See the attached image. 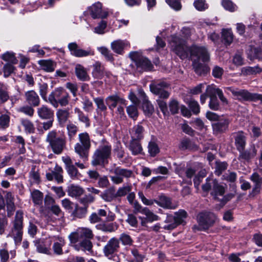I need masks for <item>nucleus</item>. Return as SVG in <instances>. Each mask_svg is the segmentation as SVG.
Instances as JSON below:
<instances>
[{"mask_svg":"<svg viewBox=\"0 0 262 262\" xmlns=\"http://www.w3.org/2000/svg\"><path fill=\"white\" fill-rule=\"evenodd\" d=\"M169 43L171 50L182 59L187 58L190 54L191 56L196 57L194 60L206 62L210 60V54L204 47L193 46L188 48L183 39L174 35L169 39Z\"/></svg>","mask_w":262,"mask_h":262,"instance_id":"1","label":"nucleus"},{"mask_svg":"<svg viewBox=\"0 0 262 262\" xmlns=\"http://www.w3.org/2000/svg\"><path fill=\"white\" fill-rule=\"evenodd\" d=\"M206 181V183L202 186L203 190L205 191H208L212 188L211 194L215 199H217V196L222 197L221 199L222 205H224L228 201L233 197L234 194L232 193L223 196L225 193V187L219 184L215 179L207 178Z\"/></svg>","mask_w":262,"mask_h":262,"instance_id":"2","label":"nucleus"},{"mask_svg":"<svg viewBox=\"0 0 262 262\" xmlns=\"http://www.w3.org/2000/svg\"><path fill=\"white\" fill-rule=\"evenodd\" d=\"M46 142L49 143L54 154L60 155L66 147V137L64 135H58L55 130L50 131L46 137Z\"/></svg>","mask_w":262,"mask_h":262,"instance_id":"3","label":"nucleus"},{"mask_svg":"<svg viewBox=\"0 0 262 262\" xmlns=\"http://www.w3.org/2000/svg\"><path fill=\"white\" fill-rule=\"evenodd\" d=\"M78 139L79 142L76 143L74 146L75 151L83 162H85L88 159L91 145L89 135L86 132L80 133L78 135Z\"/></svg>","mask_w":262,"mask_h":262,"instance_id":"4","label":"nucleus"},{"mask_svg":"<svg viewBox=\"0 0 262 262\" xmlns=\"http://www.w3.org/2000/svg\"><path fill=\"white\" fill-rule=\"evenodd\" d=\"M70 96L62 88H59L54 90L48 97L49 102L55 108L60 105L66 106L69 102Z\"/></svg>","mask_w":262,"mask_h":262,"instance_id":"5","label":"nucleus"},{"mask_svg":"<svg viewBox=\"0 0 262 262\" xmlns=\"http://www.w3.org/2000/svg\"><path fill=\"white\" fill-rule=\"evenodd\" d=\"M23 213L21 211H17L16 212L15 220L13 222V226L11 231L8 236L12 237L15 245H18L22 240L23 236Z\"/></svg>","mask_w":262,"mask_h":262,"instance_id":"6","label":"nucleus"},{"mask_svg":"<svg viewBox=\"0 0 262 262\" xmlns=\"http://www.w3.org/2000/svg\"><path fill=\"white\" fill-rule=\"evenodd\" d=\"M111 146L105 145L97 149L93 156L92 164L93 166L104 165L108 163L107 159L110 157Z\"/></svg>","mask_w":262,"mask_h":262,"instance_id":"7","label":"nucleus"},{"mask_svg":"<svg viewBox=\"0 0 262 262\" xmlns=\"http://www.w3.org/2000/svg\"><path fill=\"white\" fill-rule=\"evenodd\" d=\"M217 216L211 212L204 211L197 215V221L200 230H207L217 221Z\"/></svg>","mask_w":262,"mask_h":262,"instance_id":"8","label":"nucleus"},{"mask_svg":"<svg viewBox=\"0 0 262 262\" xmlns=\"http://www.w3.org/2000/svg\"><path fill=\"white\" fill-rule=\"evenodd\" d=\"M129 57L134 61L137 68L139 71H150L152 68L151 62L146 57H141L137 52H131L129 54Z\"/></svg>","mask_w":262,"mask_h":262,"instance_id":"9","label":"nucleus"},{"mask_svg":"<svg viewBox=\"0 0 262 262\" xmlns=\"http://www.w3.org/2000/svg\"><path fill=\"white\" fill-rule=\"evenodd\" d=\"M168 86L169 84L164 81H154L149 85L150 91L163 99H167L169 96V93L165 90Z\"/></svg>","mask_w":262,"mask_h":262,"instance_id":"10","label":"nucleus"},{"mask_svg":"<svg viewBox=\"0 0 262 262\" xmlns=\"http://www.w3.org/2000/svg\"><path fill=\"white\" fill-rule=\"evenodd\" d=\"M110 171L115 174V176H110V178L111 181L116 184L122 183L123 182V178L127 179L133 174L132 170L122 168L120 167H117L110 170Z\"/></svg>","mask_w":262,"mask_h":262,"instance_id":"11","label":"nucleus"},{"mask_svg":"<svg viewBox=\"0 0 262 262\" xmlns=\"http://www.w3.org/2000/svg\"><path fill=\"white\" fill-rule=\"evenodd\" d=\"M68 48L71 55L81 58L89 56H93L95 54L94 50L91 48H88L86 50H83L78 46L76 42L69 43L68 45Z\"/></svg>","mask_w":262,"mask_h":262,"instance_id":"12","label":"nucleus"},{"mask_svg":"<svg viewBox=\"0 0 262 262\" xmlns=\"http://www.w3.org/2000/svg\"><path fill=\"white\" fill-rule=\"evenodd\" d=\"M138 94L139 98L142 101V110L145 115L148 116L151 115L154 111V108L145 93L142 89H139Z\"/></svg>","mask_w":262,"mask_h":262,"instance_id":"13","label":"nucleus"},{"mask_svg":"<svg viewBox=\"0 0 262 262\" xmlns=\"http://www.w3.org/2000/svg\"><path fill=\"white\" fill-rule=\"evenodd\" d=\"M245 136L243 132H239L235 138V145L240 155L239 159L245 164L246 161V152L245 151Z\"/></svg>","mask_w":262,"mask_h":262,"instance_id":"14","label":"nucleus"},{"mask_svg":"<svg viewBox=\"0 0 262 262\" xmlns=\"http://www.w3.org/2000/svg\"><path fill=\"white\" fill-rule=\"evenodd\" d=\"M119 247V240L118 239L115 237L111 238L103 248V251L104 255L108 258H111L112 255L117 251Z\"/></svg>","mask_w":262,"mask_h":262,"instance_id":"15","label":"nucleus"},{"mask_svg":"<svg viewBox=\"0 0 262 262\" xmlns=\"http://www.w3.org/2000/svg\"><path fill=\"white\" fill-rule=\"evenodd\" d=\"M102 7V4L98 2L89 7L88 9L90 12V14L93 18H103L107 17V12L103 10Z\"/></svg>","mask_w":262,"mask_h":262,"instance_id":"16","label":"nucleus"},{"mask_svg":"<svg viewBox=\"0 0 262 262\" xmlns=\"http://www.w3.org/2000/svg\"><path fill=\"white\" fill-rule=\"evenodd\" d=\"M105 101L109 108L112 110H113L117 106V104L126 105V101L117 95L108 96L106 98Z\"/></svg>","mask_w":262,"mask_h":262,"instance_id":"17","label":"nucleus"},{"mask_svg":"<svg viewBox=\"0 0 262 262\" xmlns=\"http://www.w3.org/2000/svg\"><path fill=\"white\" fill-rule=\"evenodd\" d=\"M176 172L180 177L183 178V180H186V179H189L187 183L191 184V179L194 176L195 170L192 168H188L185 169L183 167H178L176 169Z\"/></svg>","mask_w":262,"mask_h":262,"instance_id":"18","label":"nucleus"},{"mask_svg":"<svg viewBox=\"0 0 262 262\" xmlns=\"http://www.w3.org/2000/svg\"><path fill=\"white\" fill-rule=\"evenodd\" d=\"M26 102L32 106H37L40 104V98L36 92L33 90L27 91L25 93Z\"/></svg>","mask_w":262,"mask_h":262,"instance_id":"19","label":"nucleus"},{"mask_svg":"<svg viewBox=\"0 0 262 262\" xmlns=\"http://www.w3.org/2000/svg\"><path fill=\"white\" fill-rule=\"evenodd\" d=\"M251 180L254 183V187L252 192L249 193V197L253 198L260 192L262 184V177H260L256 172H254L251 176Z\"/></svg>","mask_w":262,"mask_h":262,"instance_id":"20","label":"nucleus"},{"mask_svg":"<svg viewBox=\"0 0 262 262\" xmlns=\"http://www.w3.org/2000/svg\"><path fill=\"white\" fill-rule=\"evenodd\" d=\"M155 203L164 209H174L176 207L172 204L171 199L164 195L159 196L158 199L155 200Z\"/></svg>","mask_w":262,"mask_h":262,"instance_id":"21","label":"nucleus"},{"mask_svg":"<svg viewBox=\"0 0 262 262\" xmlns=\"http://www.w3.org/2000/svg\"><path fill=\"white\" fill-rule=\"evenodd\" d=\"M228 120L225 118H220L216 122L212 124L213 132L217 134L225 132L228 128Z\"/></svg>","mask_w":262,"mask_h":262,"instance_id":"22","label":"nucleus"},{"mask_svg":"<svg viewBox=\"0 0 262 262\" xmlns=\"http://www.w3.org/2000/svg\"><path fill=\"white\" fill-rule=\"evenodd\" d=\"M38 117L42 119L54 118V112L45 105H42L37 109Z\"/></svg>","mask_w":262,"mask_h":262,"instance_id":"23","label":"nucleus"},{"mask_svg":"<svg viewBox=\"0 0 262 262\" xmlns=\"http://www.w3.org/2000/svg\"><path fill=\"white\" fill-rule=\"evenodd\" d=\"M144 128L141 123L135 125L130 131L132 139L140 140L144 137Z\"/></svg>","mask_w":262,"mask_h":262,"instance_id":"24","label":"nucleus"},{"mask_svg":"<svg viewBox=\"0 0 262 262\" xmlns=\"http://www.w3.org/2000/svg\"><path fill=\"white\" fill-rule=\"evenodd\" d=\"M128 45L129 42L126 40L119 39L113 41L111 43V49L114 52L119 54H122L124 48Z\"/></svg>","mask_w":262,"mask_h":262,"instance_id":"25","label":"nucleus"},{"mask_svg":"<svg viewBox=\"0 0 262 262\" xmlns=\"http://www.w3.org/2000/svg\"><path fill=\"white\" fill-rule=\"evenodd\" d=\"M84 192L82 187L79 185L71 184L67 188L68 194L73 198H77L81 196Z\"/></svg>","mask_w":262,"mask_h":262,"instance_id":"26","label":"nucleus"},{"mask_svg":"<svg viewBox=\"0 0 262 262\" xmlns=\"http://www.w3.org/2000/svg\"><path fill=\"white\" fill-rule=\"evenodd\" d=\"M92 75L95 78L101 79L105 73V69L103 65L99 62H96L93 65Z\"/></svg>","mask_w":262,"mask_h":262,"instance_id":"27","label":"nucleus"},{"mask_svg":"<svg viewBox=\"0 0 262 262\" xmlns=\"http://www.w3.org/2000/svg\"><path fill=\"white\" fill-rule=\"evenodd\" d=\"M75 73L78 79L81 81H88L90 79L86 69L81 64L76 66Z\"/></svg>","mask_w":262,"mask_h":262,"instance_id":"28","label":"nucleus"},{"mask_svg":"<svg viewBox=\"0 0 262 262\" xmlns=\"http://www.w3.org/2000/svg\"><path fill=\"white\" fill-rule=\"evenodd\" d=\"M38 64L42 70L47 72H51L55 70V64L51 60H40Z\"/></svg>","mask_w":262,"mask_h":262,"instance_id":"29","label":"nucleus"},{"mask_svg":"<svg viewBox=\"0 0 262 262\" xmlns=\"http://www.w3.org/2000/svg\"><path fill=\"white\" fill-rule=\"evenodd\" d=\"M193 67L196 74L199 75H203L207 73L208 67L198 60H193Z\"/></svg>","mask_w":262,"mask_h":262,"instance_id":"30","label":"nucleus"},{"mask_svg":"<svg viewBox=\"0 0 262 262\" xmlns=\"http://www.w3.org/2000/svg\"><path fill=\"white\" fill-rule=\"evenodd\" d=\"M223 41L226 45L231 43L233 39V35L231 29H223L222 31Z\"/></svg>","mask_w":262,"mask_h":262,"instance_id":"31","label":"nucleus"},{"mask_svg":"<svg viewBox=\"0 0 262 262\" xmlns=\"http://www.w3.org/2000/svg\"><path fill=\"white\" fill-rule=\"evenodd\" d=\"M65 244L64 239L62 237H58V241L54 242L52 246L54 253L57 255L62 254V247Z\"/></svg>","mask_w":262,"mask_h":262,"instance_id":"32","label":"nucleus"},{"mask_svg":"<svg viewBox=\"0 0 262 262\" xmlns=\"http://www.w3.org/2000/svg\"><path fill=\"white\" fill-rule=\"evenodd\" d=\"M140 213L145 215L146 216V220L147 222L150 223L158 221L160 219L157 215L154 214L147 207H144L140 211Z\"/></svg>","mask_w":262,"mask_h":262,"instance_id":"33","label":"nucleus"},{"mask_svg":"<svg viewBox=\"0 0 262 262\" xmlns=\"http://www.w3.org/2000/svg\"><path fill=\"white\" fill-rule=\"evenodd\" d=\"M129 148L134 155L140 154L142 151V146L138 140L132 139Z\"/></svg>","mask_w":262,"mask_h":262,"instance_id":"34","label":"nucleus"},{"mask_svg":"<svg viewBox=\"0 0 262 262\" xmlns=\"http://www.w3.org/2000/svg\"><path fill=\"white\" fill-rule=\"evenodd\" d=\"M31 194L33 202L35 205H40L42 204L43 195L41 191L35 189L31 192Z\"/></svg>","mask_w":262,"mask_h":262,"instance_id":"35","label":"nucleus"},{"mask_svg":"<svg viewBox=\"0 0 262 262\" xmlns=\"http://www.w3.org/2000/svg\"><path fill=\"white\" fill-rule=\"evenodd\" d=\"M114 187L106 190L103 194L101 195V198L106 202H111L114 199L116 198L115 191Z\"/></svg>","mask_w":262,"mask_h":262,"instance_id":"36","label":"nucleus"},{"mask_svg":"<svg viewBox=\"0 0 262 262\" xmlns=\"http://www.w3.org/2000/svg\"><path fill=\"white\" fill-rule=\"evenodd\" d=\"M96 228L104 232H112L117 229V226L115 223L102 224L96 225Z\"/></svg>","mask_w":262,"mask_h":262,"instance_id":"37","label":"nucleus"},{"mask_svg":"<svg viewBox=\"0 0 262 262\" xmlns=\"http://www.w3.org/2000/svg\"><path fill=\"white\" fill-rule=\"evenodd\" d=\"M74 113L77 115L79 121L85 123L86 126L90 125V121L88 117L85 115L80 108L75 107L74 108Z\"/></svg>","mask_w":262,"mask_h":262,"instance_id":"38","label":"nucleus"},{"mask_svg":"<svg viewBox=\"0 0 262 262\" xmlns=\"http://www.w3.org/2000/svg\"><path fill=\"white\" fill-rule=\"evenodd\" d=\"M165 223L167 224L164 226V229L166 230H172L179 225L174 218L171 215L167 216Z\"/></svg>","mask_w":262,"mask_h":262,"instance_id":"39","label":"nucleus"},{"mask_svg":"<svg viewBox=\"0 0 262 262\" xmlns=\"http://www.w3.org/2000/svg\"><path fill=\"white\" fill-rule=\"evenodd\" d=\"M69 111L67 109H59L56 112L57 117L60 122H65L69 118Z\"/></svg>","mask_w":262,"mask_h":262,"instance_id":"40","label":"nucleus"},{"mask_svg":"<svg viewBox=\"0 0 262 262\" xmlns=\"http://www.w3.org/2000/svg\"><path fill=\"white\" fill-rule=\"evenodd\" d=\"M131 254L129 262H143L144 257L136 248L131 249Z\"/></svg>","mask_w":262,"mask_h":262,"instance_id":"41","label":"nucleus"},{"mask_svg":"<svg viewBox=\"0 0 262 262\" xmlns=\"http://www.w3.org/2000/svg\"><path fill=\"white\" fill-rule=\"evenodd\" d=\"M97 50L104 56L106 60L109 61L114 60L113 54L111 51L105 47H100L97 48Z\"/></svg>","mask_w":262,"mask_h":262,"instance_id":"42","label":"nucleus"},{"mask_svg":"<svg viewBox=\"0 0 262 262\" xmlns=\"http://www.w3.org/2000/svg\"><path fill=\"white\" fill-rule=\"evenodd\" d=\"M138 105L132 104L126 107V112L129 117L135 120L138 116Z\"/></svg>","mask_w":262,"mask_h":262,"instance_id":"43","label":"nucleus"},{"mask_svg":"<svg viewBox=\"0 0 262 262\" xmlns=\"http://www.w3.org/2000/svg\"><path fill=\"white\" fill-rule=\"evenodd\" d=\"M52 172L55 179L58 183L63 182L62 173L63 171L61 167L56 165Z\"/></svg>","mask_w":262,"mask_h":262,"instance_id":"44","label":"nucleus"},{"mask_svg":"<svg viewBox=\"0 0 262 262\" xmlns=\"http://www.w3.org/2000/svg\"><path fill=\"white\" fill-rule=\"evenodd\" d=\"M87 207L88 206H84L83 207L76 206L73 212V215L79 219L84 217L87 213Z\"/></svg>","mask_w":262,"mask_h":262,"instance_id":"45","label":"nucleus"},{"mask_svg":"<svg viewBox=\"0 0 262 262\" xmlns=\"http://www.w3.org/2000/svg\"><path fill=\"white\" fill-rule=\"evenodd\" d=\"M248 58L251 60L254 58H261L262 51L261 49L251 47L248 53Z\"/></svg>","mask_w":262,"mask_h":262,"instance_id":"46","label":"nucleus"},{"mask_svg":"<svg viewBox=\"0 0 262 262\" xmlns=\"http://www.w3.org/2000/svg\"><path fill=\"white\" fill-rule=\"evenodd\" d=\"M29 178L33 183L38 184L40 182V176L38 170H36L35 166H33L29 172Z\"/></svg>","mask_w":262,"mask_h":262,"instance_id":"47","label":"nucleus"},{"mask_svg":"<svg viewBox=\"0 0 262 262\" xmlns=\"http://www.w3.org/2000/svg\"><path fill=\"white\" fill-rule=\"evenodd\" d=\"M80 238H85L87 239L92 238L93 234L92 231L86 228H81L77 229Z\"/></svg>","mask_w":262,"mask_h":262,"instance_id":"48","label":"nucleus"},{"mask_svg":"<svg viewBox=\"0 0 262 262\" xmlns=\"http://www.w3.org/2000/svg\"><path fill=\"white\" fill-rule=\"evenodd\" d=\"M187 213L184 210H180L175 213V216L173 217L176 220L177 223L182 224L184 222L185 219L187 217Z\"/></svg>","mask_w":262,"mask_h":262,"instance_id":"49","label":"nucleus"},{"mask_svg":"<svg viewBox=\"0 0 262 262\" xmlns=\"http://www.w3.org/2000/svg\"><path fill=\"white\" fill-rule=\"evenodd\" d=\"M222 5L225 9L230 12H234L237 10L236 6L230 0H222Z\"/></svg>","mask_w":262,"mask_h":262,"instance_id":"50","label":"nucleus"},{"mask_svg":"<svg viewBox=\"0 0 262 262\" xmlns=\"http://www.w3.org/2000/svg\"><path fill=\"white\" fill-rule=\"evenodd\" d=\"M227 163L225 162H216L215 163V173L219 176L227 168Z\"/></svg>","mask_w":262,"mask_h":262,"instance_id":"51","label":"nucleus"},{"mask_svg":"<svg viewBox=\"0 0 262 262\" xmlns=\"http://www.w3.org/2000/svg\"><path fill=\"white\" fill-rule=\"evenodd\" d=\"M2 58L6 61H9L12 64L17 63V59L13 52H7L2 55Z\"/></svg>","mask_w":262,"mask_h":262,"instance_id":"52","label":"nucleus"},{"mask_svg":"<svg viewBox=\"0 0 262 262\" xmlns=\"http://www.w3.org/2000/svg\"><path fill=\"white\" fill-rule=\"evenodd\" d=\"M193 5L196 10L200 11H204L208 7L205 0H196L194 2Z\"/></svg>","mask_w":262,"mask_h":262,"instance_id":"53","label":"nucleus"},{"mask_svg":"<svg viewBox=\"0 0 262 262\" xmlns=\"http://www.w3.org/2000/svg\"><path fill=\"white\" fill-rule=\"evenodd\" d=\"M21 124L24 127L26 132L32 133L34 132L35 128L33 123L29 120L23 119L21 121Z\"/></svg>","mask_w":262,"mask_h":262,"instance_id":"54","label":"nucleus"},{"mask_svg":"<svg viewBox=\"0 0 262 262\" xmlns=\"http://www.w3.org/2000/svg\"><path fill=\"white\" fill-rule=\"evenodd\" d=\"M18 112L24 113L30 117H32L34 115V110L32 106L29 105L20 107L18 109Z\"/></svg>","mask_w":262,"mask_h":262,"instance_id":"55","label":"nucleus"},{"mask_svg":"<svg viewBox=\"0 0 262 262\" xmlns=\"http://www.w3.org/2000/svg\"><path fill=\"white\" fill-rule=\"evenodd\" d=\"M188 105L194 114L197 115L200 113V107L196 101L191 99L188 103Z\"/></svg>","mask_w":262,"mask_h":262,"instance_id":"56","label":"nucleus"},{"mask_svg":"<svg viewBox=\"0 0 262 262\" xmlns=\"http://www.w3.org/2000/svg\"><path fill=\"white\" fill-rule=\"evenodd\" d=\"M10 116L8 115L4 114L0 116V128H6L9 125Z\"/></svg>","mask_w":262,"mask_h":262,"instance_id":"57","label":"nucleus"},{"mask_svg":"<svg viewBox=\"0 0 262 262\" xmlns=\"http://www.w3.org/2000/svg\"><path fill=\"white\" fill-rule=\"evenodd\" d=\"M131 190V186H124L120 187L117 191L115 192L116 198L121 197L125 195L127 193L129 192Z\"/></svg>","mask_w":262,"mask_h":262,"instance_id":"58","label":"nucleus"},{"mask_svg":"<svg viewBox=\"0 0 262 262\" xmlns=\"http://www.w3.org/2000/svg\"><path fill=\"white\" fill-rule=\"evenodd\" d=\"M169 107L171 114H177L180 108L178 101L175 99L171 100L169 103Z\"/></svg>","mask_w":262,"mask_h":262,"instance_id":"59","label":"nucleus"},{"mask_svg":"<svg viewBox=\"0 0 262 262\" xmlns=\"http://www.w3.org/2000/svg\"><path fill=\"white\" fill-rule=\"evenodd\" d=\"M15 142L16 144H19V153L24 154L26 151L25 147V142L24 139L20 136H17L15 138Z\"/></svg>","mask_w":262,"mask_h":262,"instance_id":"60","label":"nucleus"},{"mask_svg":"<svg viewBox=\"0 0 262 262\" xmlns=\"http://www.w3.org/2000/svg\"><path fill=\"white\" fill-rule=\"evenodd\" d=\"M165 2L170 7L176 11H179L182 8L181 4L178 0H165Z\"/></svg>","mask_w":262,"mask_h":262,"instance_id":"61","label":"nucleus"},{"mask_svg":"<svg viewBox=\"0 0 262 262\" xmlns=\"http://www.w3.org/2000/svg\"><path fill=\"white\" fill-rule=\"evenodd\" d=\"M67 128L68 130V135L70 139H72L76 134L78 129V127L72 123L68 124Z\"/></svg>","mask_w":262,"mask_h":262,"instance_id":"62","label":"nucleus"},{"mask_svg":"<svg viewBox=\"0 0 262 262\" xmlns=\"http://www.w3.org/2000/svg\"><path fill=\"white\" fill-rule=\"evenodd\" d=\"M120 241L123 245H131L133 243V240L130 236L125 233H122L119 237Z\"/></svg>","mask_w":262,"mask_h":262,"instance_id":"63","label":"nucleus"},{"mask_svg":"<svg viewBox=\"0 0 262 262\" xmlns=\"http://www.w3.org/2000/svg\"><path fill=\"white\" fill-rule=\"evenodd\" d=\"M80 246L82 250L90 252L92 248V244L90 240L84 239L80 242Z\"/></svg>","mask_w":262,"mask_h":262,"instance_id":"64","label":"nucleus"}]
</instances>
